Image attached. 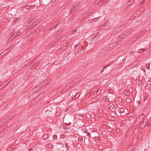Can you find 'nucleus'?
Here are the masks:
<instances>
[{
	"label": "nucleus",
	"instance_id": "52",
	"mask_svg": "<svg viewBox=\"0 0 151 151\" xmlns=\"http://www.w3.org/2000/svg\"><path fill=\"white\" fill-rule=\"evenodd\" d=\"M52 1H53V0H52Z\"/></svg>",
	"mask_w": 151,
	"mask_h": 151
},
{
	"label": "nucleus",
	"instance_id": "29",
	"mask_svg": "<svg viewBox=\"0 0 151 151\" xmlns=\"http://www.w3.org/2000/svg\"><path fill=\"white\" fill-rule=\"evenodd\" d=\"M98 115L99 117H101L102 116L101 113H98Z\"/></svg>",
	"mask_w": 151,
	"mask_h": 151
},
{
	"label": "nucleus",
	"instance_id": "49",
	"mask_svg": "<svg viewBox=\"0 0 151 151\" xmlns=\"http://www.w3.org/2000/svg\"><path fill=\"white\" fill-rule=\"evenodd\" d=\"M2 86V85L0 87V88Z\"/></svg>",
	"mask_w": 151,
	"mask_h": 151
},
{
	"label": "nucleus",
	"instance_id": "4",
	"mask_svg": "<svg viewBox=\"0 0 151 151\" xmlns=\"http://www.w3.org/2000/svg\"><path fill=\"white\" fill-rule=\"evenodd\" d=\"M134 0H129V1L125 5L127 6H130L134 4Z\"/></svg>",
	"mask_w": 151,
	"mask_h": 151
},
{
	"label": "nucleus",
	"instance_id": "25",
	"mask_svg": "<svg viewBox=\"0 0 151 151\" xmlns=\"http://www.w3.org/2000/svg\"><path fill=\"white\" fill-rule=\"evenodd\" d=\"M109 66V64H108V65L107 64V65H106V66H105V67H104L103 68L102 70H101V72H103V70H104V69L106 68V67H108Z\"/></svg>",
	"mask_w": 151,
	"mask_h": 151
},
{
	"label": "nucleus",
	"instance_id": "31",
	"mask_svg": "<svg viewBox=\"0 0 151 151\" xmlns=\"http://www.w3.org/2000/svg\"><path fill=\"white\" fill-rule=\"evenodd\" d=\"M82 131L83 132L85 133H87V130H86L85 129H83V130H82Z\"/></svg>",
	"mask_w": 151,
	"mask_h": 151
},
{
	"label": "nucleus",
	"instance_id": "40",
	"mask_svg": "<svg viewBox=\"0 0 151 151\" xmlns=\"http://www.w3.org/2000/svg\"><path fill=\"white\" fill-rule=\"evenodd\" d=\"M14 39V38H13V37H12V36L10 38L9 40H12Z\"/></svg>",
	"mask_w": 151,
	"mask_h": 151
},
{
	"label": "nucleus",
	"instance_id": "21",
	"mask_svg": "<svg viewBox=\"0 0 151 151\" xmlns=\"http://www.w3.org/2000/svg\"><path fill=\"white\" fill-rule=\"evenodd\" d=\"M150 64L149 63H147V64L146 65V67H147V68L148 69H150Z\"/></svg>",
	"mask_w": 151,
	"mask_h": 151
},
{
	"label": "nucleus",
	"instance_id": "23",
	"mask_svg": "<svg viewBox=\"0 0 151 151\" xmlns=\"http://www.w3.org/2000/svg\"><path fill=\"white\" fill-rule=\"evenodd\" d=\"M78 140L79 141H82V138L81 136H80L78 138Z\"/></svg>",
	"mask_w": 151,
	"mask_h": 151
},
{
	"label": "nucleus",
	"instance_id": "26",
	"mask_svg": "<svg viewBox=\"0 0 151 151\" xmlns=\"http://www.w3.org/2000/svg\"><path fill=\"white\" fill-rule=\"evenodd\" d=\"M133 147H132L131 145H130L129 147L128 148V150H131V149Z\"/></svg>",
	"mask_w": 151,
	"mask_h": 151
},
{
	"label": "nucleus",
	"instance_id": "24",
	"mask_svg": "<svg viewBox=\"0 0 151 151\" xmlns=\"http://www.w3.org/2000/svg\"><path fill=\"white\" fill-rule=\"evenodd\" d=\"M57 136L56 135H55L53 137V139L54 140L56 139H57Z\"/></svg>",
	"mask_w": 151,
	"mask_h": 151
},
{
	"label": "nucleus",
	"instance_id": "39",
	"mask_svg": "<svg viewBox=\"0 0 151 151\" xmlns=\"http://www.w3.org/2000/svg\"><path fill=\"white\" fill-rule=\"evenodd\" d=\"M20 32L19 31H18L16 33H14L15 34H18V35L20 34Z\"/></svg>",
	"mask_w": 151,
	"mask_h": 151
},
{
	"label": "nucleus",
	"instance_id": "16",
	"mask_svg": "<svg viewBox=\"0 0 151 151\" xmlns=\"http://www.w3.org/2000/svg\"><path fill=\"white\" fill-rule=\"evenodd\" d=\"M69 87H71V86L69 84H68L67 85L65 86V88H64V89H65V88H66L67 89V90H68V89H68V88H67L68 87V88H69Z\"/></svg>",
	"mask_w": 151,
	"mask_h": 151
},
{
	"label": "nucleus",
	"instance_id": "10",
	"mask_svg": "<svg viewBox=\"0 0 151 151\" xmlns=\"http://www.w3.org/2000/svg\"><path fill=\"white\" fill-rule=\"evenodd\" d=\"M98 111L99 112L98 113H101L102 112V109L101 108H99L98 109Z\"/></svg>",
	"mask_w": 151,
	"mask_h": 151
},
{
	"label": "nucleus",
	"instance_id": "38",
	"mask_svg": "<svg viewBox=\"0 0 151 151\" xmlns=\"http://www.w3.org/2000/svg\"><path fill=\"white\" fill-rule=\"evenodd\" d=\"M140 10H139L138 11H137L136 12V13H137V14H139V13H140Z\"/></svg>",
	"mask_w": 151,
	"mask_h": 151
},
{
	"label": "nucleus",
	"instance_id": "41",
	"mask_svg": "<svg viewBox=\"0 0 151 151\" xmlns=\"http://www.w3.org/2000/svg\"><path fill=\"white\" fill-rule=\"evenodd\" d=\"M57 33H58V34H60V30H59L57 32Z\"/></svg>",
	"mask_w": 151,
	"mask_h": 151
},
{
	"label": "nucleus",
	"instance_id": "6",
	"mask_svg": "<svg viewBox=\"0 0 151 151\" xmlns=\"http://www.w3.org/2000/svg\"><path fill=\"white\" fill-rule=\"evenodd\" d=\"M134 31L133 29H129L125 31L126 34L127 35H128L132 33Z\"/></svg>",
	"mask_w": 151,
	"mask_h": 151
},
{
	"label": "nucleus",
	"instance_id": "37",
	"mask_svg": "<svg viewBox=\"0 0 151 151\" xmlns=\"http://www.w3.org/2000/svg\"><path fill=\"white\" fill-rule=\"evenodd\" d=\"M15 113H16V112L15 111H13L12 114H11V115L12 116H13L12 114L14 115Z\"/></svg>",
	"mask_w": 151,
	"mask_h": 151
},
{
	"label": "nucleus",
	"instance_id": "12",
	"mask_svg": "<svg viewBox=\"0 0 151 151\" xmlns=\"http://www.w3.org/2000/svg\"><path fill=\"white\" fill-rule=\"evenodd\" d=\"M101 93V90H98L97 91L96 93L98 96H99V95Z\"/></svg>",
	"mask_w": 151,
	"mask_h": 151
},
{
	"label": "nucleus",
	"instance_id": "30",
	"mask_svg": "<svg viewBox=\"0 0 151 151\" xmlns=\"http://www.w3.org/2000/svg\"><path fill=\"white\" fill-rule=\"evenodd\" d=\"M56 27V26L55 25H53V26H52L51 27V29H50V30L51 29H54V28H55Z\"/></svg>",
	"mask_w": 151,
	"mask_h": 151
},
{
	"label": "nucleus",
	"instance_id": "8",
	"mask_svg": "<svg viewBox=\"0 0 151 151\" xmlns=\"http://www.w3.org/2000/svg\"><path fill=\"white\" fill-rule=\"evenodd\" d=\"M30 8V6H24L23 9L22 10L24 12H26L27 11L28 9H29Z\"/></svg>",
	"mask_w": 151,
	"mask_h": 151
},
{
	"label": "nucleus",
	"instance_id": "9",
	"mask_svg": "<svg viewBox=\"0 0 151 151\" xmlns=\"http://www.w3.org/2000/svg\"><path fill=\"white\" fill-rule=\"evenodd\" d=\"M128 35L127 34H126L125 33V32L122 33L121 35V37H122V38H124L125 37H126Z\"/></svg>",
	"mask_w": 151,
	"mask_h": 151
},
{
	"label": "nucleus",
	"instance_id": "35",
	"mask_svg": "<svg viewBox=\"0 0 151 151\" xmlns=\"http://www.w3.org/2000/svg\"><path fill=\"white\" fill-rule=\"evenodd\" d=\"M48 146L49 148H51L52 146V145L51 144H49L48 145Z\"/></svg>",
	"mask_w": 151,
	"mask_h": 151
},
{
	"label": "nucleus",
	"instance_id": "5",
	"mask_svg": "<svg viewBox=\"0 0 151 151\" xmlns=\"http://www.w3.org/2000/svg\"><path fill=\"white\" fill-rule=\"evenodd\" d=\"M95 36H92L93 37H94V38H91V39H90V40H91V44L93 43H94L96 42V41H97V37H96Z\"/></svg>",
	"mask_w": 151,
	"mask_h": 151
},
{
	"label": "nucleus",
	"instance_id": "22",
	"mask_svg": "<svg viewBox=\"0 0 151 151\" xmlns=\"http://www.w3.org/2000/svg\"><path fill=\"white\" fill-rule=\"evenodd\" d=\"M79 96V95H78V94H77V92H76L75 93V95H74V98H76L77 99V98L78 96Z\"/></svg>",
	"mask_w": 151,
	"mask_h": 151
},
{
	"label": "nucleus",
	"instance_id": "44",
	"mask_svg": "<svg viewBox=\"0 0 151 151\" xmlns=\"http://www.w3.org/2000/svg\"><path fill=\"white\" fill-rule=\"evenodd\" d=\"M59 23H56L55 25L56 27L57 26L58 24Z\"/></svg>",
	"mask_w": 151,
	"mask_h": 151
},
{
	"label": "nucleus",
	"instance_id": "47",
	"mask_svg": "<svg viewBox=\"0 0 151 151\" xmlns=\"http://www.w3.org/2000/svg\"><path fill=\"white\" fill-rule=\"evenodd\" d=\"M54 63H56V62H54Z\"/></svg>",
	"mask_w": 151,
	"mask_h": 151
},
{
	"label": "nucleus",
	"instance_id": "11",
	"mask_svg": "<svg viewBox=\"0 0 151 151\" xmlns=\"http://www.w3.org/2000/svg\"><path fill=\"white\" fill-rule=\"evenodd\" d=\"M79 45H80V43H78L75 44V45L74 47L75 48H74V49L75 50L76 49V48L78 47Z\"/></svg>",
	"mask_w": 151,
	"mask_h": 151
},
{
	"label": "nucleus",
	"instance_id": "15",
	"mask_svg": "<svg viewBox=\"0 0 151 151\" xmlns=\"http://www.w3.org/2000/svg\"><path fill=\"white\" fill-rule=\"evenodd\" d=\"M145 48L140 49L139 50H138V52L140 53H142L143 51H145Z\"/></svg>",
	"mask_w": 151,
	"mask_h": 151
},
{
	"label": "nucleus",
	"instance_id": "34",
	"mask_svg": "<svg viewBox=\"0 0 151 151\" xmlns=\"http://www.w3.org/2000/svg\"><path fill=\"white\" fill-rule=\"evenodd\" d=\"M104 100H105V101H109V99L108 98H105L104 99Z\"/></svg>",
	"mask_w": 151,
	"mask_h": 151
},
{
	"label": "nucleus",
	"instance_id": "48",
	"mask_svg": "<svg viewBox=\"0 0 151 151\" xmlns=\"http://www.w3.org/2000/svg\"><path fill=\"white\" fill-rule=\"evenodd\" d=\"M137 38V36H136V37H135V38Z\"/></svg>",
	"mask_w": 151,
	"mask_h": 151
},
{
	"label": "nucleus",
	"instance_id": "2",
	"mask_svg": "<svg viewBox=\"0 0 151 151\" xmlns=\"http://www.w3.org/2000/svg\"><path fill=\"white\" fill-rule=\"evenodd\" d=\"M80 4V2H77L74 4L72 7L71 10L70 11L71 12H73L76 10L78 9L79 7V5Z\"/></svg>",
	"mask_w": 151,
	"mask_h": 151
},
{
	"label": "nucleus",
	"instance_id": "14",
	"mask_svg": "<svg viewBox=\"0 0 151 151\" xmlns=\"http://www.w3.org/2000/svg\"><path fill=\"white\" fill-rule=\"evenodd\" d=\"M47 134H44L43 136V138L44 139H46L47 138Z\"/></svg>",
	"mask_w": 151,
	"mask_h": 151
},
{
	"label": "nucleus",
	"instance_id": "51",
	"mask_svg": "<svg viewBox=\"0 0 151 151\" xmlns=\"http://www.w3.org/2000/svg\"><path fill=\"white\" fill-rule=\"evenodd\" d=\"M52 1H53V0H52Z\"/></svg>",
	"mask_w": 151,
	"mask_h": 151
},
{
	"label": "nucleus",
	"instance_id": "33",
	"mask_svg": "<svg viewBox=\"0 0 151 151\" xmlns=\"http://www.w3.org/2000/svg\"><path fill=\"white\" fill-rule=\"evenodd\" d=\"M87 135L88 136L90 137H90V135H91V134H90V133L88 132H87Z\"/></svg>",
	"mask_w": 151,
	"mask_h": 151
},
{
	"label": "nucleus",
	"instance_id": "43",
	"mask_svg": "<svg viewBox=\"0 0 151 151\" xmlns=\"http://www.w3.org/2000/svg\"><path fill=\"white\" fill-rule=\"evenodd\" d=\"M128 94V92H126V95H127Z\"/></svg>",
	"mask_w": 151,
	"mask_h": 151
},
{
	"label": "nucleus",
	"instance_id": "45",
	"mask_svg": "<svg viewBox=\"0 0 151 151\" xmlns=\"http://www.w3.org/2000/svg\"><path fill=\"white\" fill-rule=\"evenodd\" d=\"M31 150H32V149H29L28 150V151H31Z\"/></svg>",
	"mask_w": 151,
	"mask_h": 151
},
{
	"label": "nucleus",
	"instance_id": "17",
	"mask_svg": "<svg viewBox=\"0 0 151 151\" xmlns=\"http://www.w3.org/2000/svg\"><path fill=\"white\" fill-rule=\"evenodd\" d=\"M81 46V45L77 49V51L78 52H80V51L82 50V47H80Z\"/></svg>",
	"mask_w": 151,
	"mask_h": 151
},
{
	"label": "nucleus",
	"instance_id": "3",
	"mask_svg": "<svg viewBox=\"0 0 151 151\" xmlns=\"http://www.w3.org/2000/svg\"><path fill=\"white\" fill-rule=\"evenodd\" d=\"M144 117L145 115L144 114H141L137 119L136 122L137 123L138 122V123H140Z\"/></svg>",
	"mask_w": 151,
	"mask_h": 151
},
{
	"label": "nucleus",
	"instance_id": "36",
	"mask_svg": "<svg viewBox=\"0 0 151 151\" xmlns=\"http://www.w3.org/2000/svg\"><path fill=\"white\" fill-rule=\"evenodd\" d=\"M35 20V18H33L31 20V22H32L33 21Z\"/></svg>",
	"mask_w": 151,
	"mask_h": 151
},
{
	"label": "nucleus",
	"instance_id": "13",
	"mask_svg": "<svg viewBox=\"0 0 151 151\" xmlns=\"http://www.w3.org/2000/svg\"><path fill=\"white\" fill-rule=\"evenodd\" d=\"M124 109L123 108H121L120 109V112L122 113H123L124 112Z\"/></svg>",
	"mask_w": 151,
	"mask_h": 151
},
{
	"label": "nucleus",
	"instance_id": "1",
	"mask_svg": "<svg viewBox=\"0 0 151 151\" xmlns=\"http://www.w3.org/2000/svg\"><path fill=\"white\" fill-rule=\"evenodd\" d=\"M116 45V42H115L113 44H110L106 45L105 47H104L103 49L101 50V53L99 55L97 56V60L98 62L102 61V60L104 59L105 57L104 56L106 55V53L107 52L106 50H107L110 48H112V47H114V45Z\"/></svg>",
	"mask_w": 151,
	"mask_h": 151
},
{
	"label": "nucleus",
	"instance_id": "19",
	"mask_svg": "<svg viewBox=\"0 0 151 151\" xmlns=\"http://www.w3.org/2000/svg\"><path fill=\"white\" fill-rule=\"evenodd\" d=\"M18 34L14 33L13 35L12 36L13 38H15L18 35Z\"/></svg>",
	"mask_w": 151,
	"mask_h": 151
},
{
	"label": "nucleus",
	"instance_id": "50",
	"mask_svg": "<svg viewBox=\"0 0 151 151\" xmlns=\"http://www.w3.org/2000/svg\"><path fill=\"white\" fill-rule=\"evenodd\" d=\"M2 86V85L0 87V88Z\"/></svg>",
	"mask_w": 151,
	"mask_h": 151
},
{
	"label": "nucleus",
	"instance_id": "42",
	"mask_svg": "<svg viewBox=\"0 0 151 151\" xmlns=\"http://www.w3.org/2000/svg\"><path fill=\"white\" fill-rule=\"evenodd\" d=\"M147 97H144V101H145V100L147 99Z\"/></svg>",
	"mask_w": 151,
	"mask_h": 151
},
{
	"label": "nucleus",
	"instance_id": "18",
	"mask_svg": "<svg viewBox=\"0 0 151 151\" xmlns=\"http://www.w3.org/2000/svg\"><path fill=\"white\" fill-rule=\"evenodd\" d=\"M77 29H75L73 30V32H72V35H75V33L77 31Z\"/></svg>",
	"mask_w": 151,
	"mask_h": 151
},
{
	"label": "nucleus",
	"instance_id": "46",
	"mask_svg": "<svg viewBox=\"0 0 151 151\" xmlns=\"http://www.w3.org/2000/svg\"><path fill=\"white\" fill-rule=\"evenodd\" d=\"M109 109L110 110H111L112 109H111L110 108V107L109 108Z\"/></svg>",
	"mask_w": 151,
	"mask_h": 151
},
{
	"label": "nucleus",
	"instance_id": "20",
	"mask_svg": "<svg viewBox=\"0 0 151 151\" xmlns=\"http://www.w3.org/2000/svg\"><path fill=\"white\" fill-rule=\"evenodd\" d=\"M110 119L112 121H114L115 120V119L113 116H111L110 117Z\"/></svg>",
	"mask_w": 151,
	"mask_h": 151
},
{
	"label": "nucleus",
	"instance_id": "32",
	"mask_svg": "<svg viewBox=\"0 0 151 151\" xmlns=\"http://www.w3.org/2000/svg\"><path fill=\"white\" fill-rule=\"evenodd\" d=\"M144 9V8L143 7H142L140 8L139 10H140V11L141 12H142V11H143Z\"/></svg>",
	"mask_w": 151,
	"mask_h": 151
},
{
	"label": "nucleus",
	"instance_id": "27",
	"mask_svg": "<svg viewBox=\"0 0 151 151\" xmlns=\"http://www.w3.org/2000/svg\"><path fill=\"white\" fill-rule=\"evenodd\" d=\"M114 107H115V106L113 105H111L110 107L112 109H114Z\"/></svg>",
	"mask_w": 151,
	"mask_h": 151
},
{
	"label": "nucleus",
	"instance_id": "28",
	"mask_svg": "<svg viewBox=\"0 0 151 151\" xmlns=\"http://www.w3.org/2000/svg\"><path fill=\"white\" fill-rule=\"evenodd\" d=\"M137 13H134V14H133V17H135L136 16H137Z\"/></svg>",
	"mask_w": 151,
	"mask_h": 151
},
{
	"label": "nucleus",
	"instance_id": "7",
	"mask_svg": "<svg viewBox=\"0 0 151 151\" xmlns=\"http://www.w3.org/2000/svg\"><path fill=\"white\" fill-rule=\"evenodd\" d=\"M147 120H144L143 122L141 125V127H144L147 123Z\"/></svg>",
	"mask_w": 151,
	"mask_h": 151
}]
</instances>
